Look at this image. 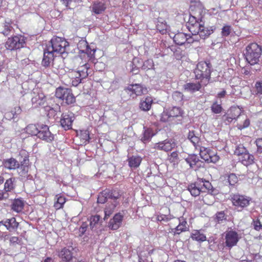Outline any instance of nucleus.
<instances>
[{
	"mask_svg": "<svg viewBox=\"0 0 262 262\" xmlns=\"http://www.w3.org/2000/svg\"><path fill=\"white\" fill-rule=\"evenodd\" d=\"M211 64L205 61L199 62L194 71L196 79H201V82L206 85L210 79Z\"/></svg>",
	"mask_w": 262,
	"mask_h": 262,
	"instance_id": "1",
	"label": "nucleus"
},
{
	"mask_svg": "<svg viewBox=\"0 0 262 262\" xmlns=\"http://www.w3.org/2000/svg\"><path fill=\"white\" fill-rule=\"evenodd\" d=\"M261 53V47L256 43H252L246 47L244 55L246 61L251 65H254L258 63Z\"/></svg>",
	"mask_w": 262,
	"mask_h": 262,
	"instance_id": "2",
	"label": "nucleus"
},
{
	"mask_svg": "<svg viewBox=\"0 0 262 262\" xmlns=\"http://www.w3.org/2000/svg\"><path fill=\"white\" fill-rule=\"evenodd\" d=\"M67 46H69V43L64 39L54 37L49 42L46 48L47 51L49 50L57 56L58 54H64Z\"/></svg>",
	"mask_w": 262,
	"mask_h": 262,
	"instance_id": "3",
	"label": "nucleus"
},
{
	"mask_svg": "<svg viewBox=\"0 0 262 262\" xmlns=\"http://www.w3.org/2000/svg\"><path fill=\"white\" fill-rule=\"evenodd\" d=\"M25 96L28 99L31 97L32 102L34 107L43 106L45 104V96L38 88L34 89L30 94L26 92L25 94H23V96Z\"/></svg>",
	"mask_w": 262,
	"mask_h": 262,
	"instance_id": "4",
	"label": "nucleus"
},
{
	"mask_svg": "<svg viewBox=\"0 0 262 262\" xmlns=\"http://www.w3.org/2000/svg\"><path fill=\"white\" fill-rule=\"evenodd\" d=\"M19 162L20 163V166L17 167V172L21 179L27 176V173L29 169V154L26 150H21L19 154Z\"/></svg>",
	"mask_w": 262,
	"mask_h": 262,
	"instance_id": "5",
	"label": "nucleus"
},
{
	"mask_svg": "<svg viewBox=\"0 0 262 262\" xmlns=\"http://www.w3.org/2000/svg\"><path fill=\"white\" fill-rule=\"evenodd\" d=\"M199 147L201 158L207 163H215L219 160V156L209 149L203 146Z\"/></svg>",
	"mask_w": 262,
	"mask_h": 262,
	"instance_id": "6",
	"label": "nucleus"
},
{
	"mask_svg": "<svg viewBox=\"0 0 262 262\" xmlns=\"http://www.w3.org/2000/svg\"><path fill=\"white\" fill-rule=\"evenodd\" d=\"M231 200L234 206L243 208L247 207L251 200V198L238 193L231 196Z\"/></svg>",
	"mask_w": 262,
	"mask_h": 262,
	"instance_id": "7",
	"label": "nucleus"
},
{
	"mask_svg": "<svg viewBox=\"0 0 262 262\" xmlns=\"http://www.w3.org/2000/svg\"><path fill=\"white\" fill-rule=\"evenodd\" d=\"M175 146L176 143L173 140L167 139L164 141L155 143L154 146V148L156 150L168 152L171 151Z\"/></svg>",
	"mask_w": 262,
	"mask_h": 262,
	"instance_id": "8",
	"label": "nucleus"
},
{
	"mask_svg": "<svg viewBox=\"0 0 262 262\" xmlns=\"http://www.w3.org/2000/svg\"><path fill=\"white\" fill-rule=\"evenodd\" d=\"M63 94L67 95V97L64 101L67 104H71L75 102V97L74 96L70 89L61 87L58 88L56 89V95L61 97L63 96L62 95Z\"/></svg>",
	"mask_w": 262,
	"mask_h": 262,
	"instance_id": "9",
	"label": "nucleus"
},
{
	"mask_svg": "<svg viewBox=\"0 0 262 262\" xmlns=\"http://www.w3.org/2000/svg\"><path fill=\"white\" fill-rule=\"evenodd\" d=\"M119 194L118 192H113L109 190H105L98 195L97 202L98 203L104 204L107 199H111L117 200L119 198Z\"/></svg>",
	"mask_w": 262,
	"mask_h": 262,
	"instance_id": "10",
	"label": "nucleus"
},
{
	"mask_svg": "<svg viewBox=\"0 0 262 262\" xmlns=\"http://www.w3.org/2000/svg\"><path fill=\"white\" fill-rule=\"evenodd\" d=\"M38 137L48 142L54 140V135L51 133L49 127L46 125H41L39 126Z\"/></svg>",
	"mask_w": 262,
	"mask_h": 262,
	"instance_id": "11",
	"label": "nucleus"
},
{
	"mask_svg": "<svg viewBox=\"0 0 262 262\" xmlns=\"http://www.w3.org/2000/svg\"><path fill=\"white\" fill-rule=\"evenodd\" d=\"M74 119L73 113H63L60 121V125L65 130L72 128V122Z\"/></svg>",
	"mask_w": 262,
	"mask_h": 262,
	"instance_id": "12",
	"label": "nucleus"
},
{
	"mask_svg": "<svg viewBox=\"0 0 262 262\" xmlns=\"http://www.w3.org/2000/svg\"><path fill=\"white\" fill-rule=\"evenodd\" d=\"M225 239L226 246L231 248L237 243L238 241V234L234 231H229L226 233Z\"/></svg>",
	"mask_w": 262,
	"mask_h": 262,
	"instance_id": "13",
	"label": "nucleus"
},
{
	"mask_svg": "<svg viewBox=\"0 0 262 262\" xmlns=\"http://www.w3.org/2000/svg\"><path fill=\"white\" fill-rule=\"evenodd\" d=\"M106 8L105 4L102 2L99 1L94 2L90 7L93 15L101 14L105 11Z\"/></svg>",
	"mask_w": 262,
	"mask_h": 262,
	"instance_id": "14",
	"label": "nucleus"
},
{
	"mask_svg": "<svg viewBox=\"0 0 262 262\" xmlns=\"http://www.w3.org/2000/svg\"><path fill=\"white\" fill-rule=\"evenodd\" d=\"M55 56H56L55 54L49 50L47 51V49L45 48L44 49L43 57L41 62L42 66L46 68L50 67Z\"/></svg>",
	"mask_w": 262,
	"mask_h": 262,
	"instance_id": "15",
	"label": "nucleus"
},
{
	"mask_svg": "<svg viewBox=\"0 0 262 262\" xmlns=\"http://www.w3.org/2000/svg\"><path fill=\"white\" fill-rule=\"evenodd\" d=\"M123 220V215L120 213L115 215L114 217L110 220L108 223V227L112 230H117L121 226Z\"/></svg>",
	"mask_w": 262,
	"mask_h": 262,
	"instance_id": "16",
	"label": "nucleus"
},
{
	"mask_svg": "<svg viewBox=\"0 0 262 262\" xmlns=\"http://www.w3.org/2000/svg\"><path fill=\"white\" fill-rule=\"evenodd\" d=\"M68 76L71 79V83L73 86H77L81 82L83 79L81 77L78 71L75 70H71L68 73Z\"/></svg>",
	"mask_w": 262,
	"mask_h": 262,
	"instance_id": "17",
	"label": "nucleus"
},
{
	"mask_svg": "<svg viewBox=\"0 0 262 262\" xmlns=\"http://www.w3.org/2000/svg\"><path fill=\"white\" fill-rule=\"evenodd\" d=\"M185 91L193 93L200 90L202 88V84L200 82H187L183 86Z\"/></svg>",
	"mask_w": 262,
	"mask_h": 262,
	"instance_id": "18",
	"label": "nucleus"
},
{
	"mask_svg": "<svg viewBox=\"0 0 262 262\" xmlns=\"http://www.w3.org/2000/svg\"><path fill=\"white\" fill-rule=\"evenodd\" d=\"M202 184L199 182V180L194 183L190 184L188 186L187 189L191 194L193 196H197L202 192V188H201Z\"/></svg>",
	"mask_w": 262,
	"mask_h": 262,
	"instance_id": "19",
	"label": "nucleus"
},
{
	"mask_svg": "<svg viewBox=\"0 0 262 262\" xmlns=\"http://www.w3.org/2000/svg\"><path fill=\"white\" fill-rule=\"evenodd\" d=\"M127 90L132 92L136 96H140L147 92V90L140 84H132L129 85Z\"/></svg>",
	"mask_w": 262,
	"mask_h": 262,
	"instance_id": "20",
	"label": "nucleus"
},
{
	"mask_svg": "<svg viewBox=\"0 0 262 262\" xmlns=\"http://www.w3.org/2000/svg\"><path fill=\"white\" fill-rule=\"evenodd\" d=\"M215 27L214 26L205 27L202 25L201 31L199 34L200 38L204 39L209 37L214 31Z\"/></svg>",
	"mask_w": 262,
	"mask_h": 262,
	"instance_id": "21",
	"label": "nucleus"
},
{
	"mask_svg": "<svg viewBox=\"0 0 262 262\" xmlns=\"http://www.w3.org/2000/svg\"><path fill=\"white\" fill-rule=\"evenodd\" d=\"M58 256L63 261L69 262L72 259L73 253L71 250L64 248L59 253Z\"/></svg>",
	"mask_w": 262,
	"mask_h": 262,
	"instance_id": "22",
	"label": "nucleus"
},
{
	"mask_svg": "<svg viewBox=\"0 0 262 262\" xmlns=\"http://www.w3.org/2000/svg\"><path fill=\"white\" fill-rule=\"evenodd\" d=\"M26 39V37L21 35H17V50L21 48H24L23 53H24L26 56L29 54L30 52L29 48H25Z\"/></svg>",
	"mask_w": 262,
	"mask_h": 262,
	"instance_id": "23",
	"label": "nucleus"
},
{
	"mask_svg": "<svg viewBox=\"0 0 262 262\" xmlns=\"http://www.w3.org/2000/svg\"><path fill=\"white\" fill-rule=\"evenodd\" d=\"M226 211H217L213 217V220L216 224H224L227 221Z\"/></svg>",
	"mask_w": 262,
	"mask_h": 262,
	"instance_id": "24",
	"label": "nucleus"
},
{
	"mask_svg": "<svg viewBox=\"0 0 262 262\" xmlns=\"http://www.w3.org/2000/svg\"><path fill=\"white\" fill-rule=\"evenodd\" d=\"M186 34L183 32H179L173 37L174 42L179 46H182L186 42Z\"/></svg>",
	"mask_w": 262,
	"mask_h": 262,
	"instance_id": "25",
	"label": "nucleus"
},
{
	"mask_svg": "<svg viewBox=\"0 0 262 262\" xmlns=\"http://www.w3.org/2000/svg\"><path fill=\"white\" fill-rule=\"evenodd\" d=\"M100 216L96 215L91 216L88 221L89 226L92 230H96L100 225Z\"/></svg>",
	"mask_w": 262,
	"mask_h": 262,
	"instance_id": "26",
	"label": "nucleus"
},
{
	"mask_svg": "<svg viewBox=\"0 0 262 262\" xmlns=\"http://www.w3.org/2000/svg\"><path fill=\"white\" fill-rule=\"evenodd\" d=\"M202 25L200 24L197 20H195L194 24L188 25L187 28L192 35L199 36L200 31H201Z\"/></svg>",
	"mask_w": 262,
	"mask_h": 262,
	"instance_id": "27",
	"label": "nucleus"
},
{
	"mask_svg": "<svg viewBox=\"0 0 262 262\" xmlns=\"http://www.w3.org/2000/svg\"><path fill=\"white\" fill-rule=\"evenodd\" d=\"M254 156L250 155L248 151L239 158L241 162L246 166L252 164L254 162Z\"/></svg>",
	"mask_w": 262,
	"mask_h": 262,
	"instance_id": "28",
	"label": "nucleus"
},
{
	"mask_svg": "<svg viewBox=\"0 0 262 262\" xmlns=\"http://www.w3.org/2000/svg\"><path fill=\"white\" fill-rule=\"evenodd\" d=\"M152 99L151 97H146L145 99L142 100L140 103V108L143 111H149L151 106Z\"/></svg>",
	"mask_w": 262,
	"mask_h": 262,
	"instance_id": "29",
	"label": "nucleus"
},
{
	"mask_svg": "<svg viewBox=\"0 0 262 262\" xmlns=\"http://www.w3.org/2000/svg\"><path fill=\"white\" fill-rule=\"evenodd\" d=\"M154 135L155 134L151 128L144 127V133L141 140L144 143L148 142Z\"/></svg>",
	"mask_w": 262,
	"mask_h": 262,
	"instance_id": "30",
	"label": "nucleus"
},
{
	"mask_svg": "<svg viewBox=\"0 0 262 262\" xmlns=\"http://www.w3.org/2000/svg\"><path fill=\"white\" fill-rule=\"evenodd\" d=\"M129 166L131 168H137L140 165L142 158L139 156H132L128 159Z\"/></svg>",
	"mask_w": 262,
	"mask_h": 262,
	"instance_id": "31",
	"label": "nucleus"
},
{
	"mask_svg": "<svg viewBox=\"0 0 262 262\" xmlns=\"http://www.w3.org/2000/svg\"><path fill=\"white\" fill-rule=\"evenodd\" d=\"M77 71L82 78H85L90 74V66L88 63H85L78 67Z\"/></svg>",
	"mask_w": 262,
	"mask_h": 262,
	"instance_id": "32",
	"label": "nucleus"
},
{
	"mask_svg": "<svg viewBox=\"0 0 262 262\" xmlns=\"http://www.w3.org/2000/svg\"><path fill=\"white\" fill-rule=\"evenodd\" d=\"M192 239L198 242H204L206 240V236L200 230H194L191 234Z\"/></svg>",
	"mask_w": 262,
	"mask_h": 262,
	"instance_id": "33",
	"label": "nucleus"
},
{
	"mask_svg": "<svg viewBox=\"0 0 262 262\" xmlns=\"http://www.w3.org/2000/svg\"><path fill=\"white\" fill-rule=\"evenodd\" d=\"M10 231H15L16 228V221L15 217H12L10 219H7L4 224Z\"/></svg>",
	"mask_w": 262,
	"mask_h": 262,
	"instance_id": "34",
	"label": "nucleus"
},
{
	"mask_svg": "<svg viewBox=\"0 0 262 262\" xmlns=\"http://www.w3.org/2000/svg\"><path fill=\"white\" fill-rule=\"evenodd\" d=\"M187 138L192 143L193 145L197 148L199 147V143H200V138L198 136H196L194 131H189L187 135Z\"/></svg>",
	"mask_w": 262,
	"mask_h": 262,
	"instance_id": "35",
	"label": "nucleus"
},
{
	"mask_svg": "<svg viewBox=\"0 0 262 262\" xmlns=\"http://www.w3.org/2000/svg\"><path fill=\"white\" fill-rule=\"evenodd\" d=\"M168 111L172 121L176 118L181 117L183 114L182 111L178 107H173L172 108L168 109Z\"/></svg>",
	"mask_w": 262,
	"mask_h": 262,
	"instance_id": "36",
	"label": "nucleus"
},
{
	"mask_svg": "<svg viewBox=\"0 0 262 262\" xmlns=\"http://www.w3.org/2000/svg\"><path fill=\"white\" fill-rule=\"evenodd\" d=\"M39 127H37L35 124H29L26 127L27 134L32 136H38Z\"/></svg>",
	"mask_w": 262,
	"mask_h": 262,
	"instance_id": "37",
	"label": "nucleus"
},
{
	"mask_svg": "<svg viewBox=\"0 0 262 262\" xmlns=\"http://www.w3.org/2000/svg\"><path fill=\"white\" fill-rule=\"evenodd\" d=\"M199 181L201 184H202L201 188H202V192H206V190H208V191H211V192H212L213 190V187L211 185V184L208 181H206L205 180L203 179H199Z\"/></svg>",
	"mask_w": 262,
	"mask_h": 262,
	"instance_id": "38",
	"label": "nucleus"
},
{
	"mask_svg": "<svg viewBox=\"0 0 262 262\" xmlns=\"http://www.w3.org/2000/svg\"><path fill=\"white\" fill-rule=\"evenodd\" d=\"M118 203L115 201L114 203L111 205L107 206L104 210L105 216L104 217V220L107 219L114 212V209Z\"/></svg>",
	"mask_w": 262,
	"mask_h": 262,
	"instance_id": "39",
	"label": "nucleus"
},
{
	"mask_svg": "<svg viewBox=\"0 0 262 262\" xmlns=\"http://www.w3.org/2000/svg\"><path fill=\"white\" fill-rule=\"evenodd\" d=\"M186 162L189 164L191 168H193L194 166L200 161L198 157L195 155L189 156V157L185 159Z\"/></svg>",
	"mask_w": 262,
	"mask_h": 262,
	"instance_id": "40",
	"label": "nucleus"
},
{
	"mask_svg": "<svg viewBox=\"0 0 262 262\" xmlns=\"http://www.w3.org/2000/svg\"><path fill=\"white\" fill-rule=\"evenodd\" d=\"M15 38L16 36L8 38L5 45L7 49L10 50L15 49L16 47V40Z\"/></svg>",
	"mask_w": 262,
	"mask_h": 262,
	"instance_id": "41",
	"label": "nucleus"
},
{
	"mask_svg": "<svg viewBox=\"0 0 262 262\" xmlns=\"http://www.w3.org/2000/svg\"><path fill=\"white\" fill-rule=\"evenodd\" d=\"M242 111L238 107H232L229 110V114L231 116V119L236 120L241 114Z\"/></svg>",
	"mask_w": 262,
	"mask_h": 262,
	"instance_id": "42",
	"label": "nucleus"
},
{
	"mask_svg": "<svg viewBox=\"0 0 262 262\" xmlns=\"http://www.w3.org/2000/svg\"><path fill=\"white\" fill-rule=\"evenodd\" d=\"M56 201L55 202L54 206L56 209H59L63 207L66 202V198L62 196L56 195Z\"/></svg>",
	"mask_w": 262,
	"mask_h": 262,
	"instance_id": "43",
	"label": "nucleus"
},
{
	"mask_svg": "<svg viewBox=\"0 0 262 262\" xmlns=\"http://www.w3.org/2000/svg\"><path fill=\"white\" fill-rule=\"evenodd\" d=\"M16 161L14 159H9L4 162V165L6 168L9 169H15Z\"/></svg>",
	"mask_w": 262,
	"mask_h": 262,
	"instance_id": "44",
	"label": "nucleus"
},
{
	"mask_svg": "<svg viewBox=\"0 0 262 262\" xmlns=\"http://www.w3.org/2000/svg\"><path fill=\"white\" fill-rule=\"evenodd\" d=\"M80 138L83 144L89 142L90 139L89 131L87 130H81L80 134Z\"/></svg>",
	"mask_w": 262,
	"mask_h": 262,
	"instance_id": "45",
	"label": "nucleus"
},
{
	"mask_svg": "<svg viewBox=\"0 0 262 262\" xmlns=\"http://www.w3.org/2000/svg\"><path fill=\"white\" fill-rule=\"evenodd\" d=\"M154 66L153 60L152 59H147L143 62L141 68L143 70H148L152 69Z\"/></svg>",
	"mask_w": 262,
	"mask_h": 262,
	"instance_id": "46",
	"label": "nucleus"
},
{
	"mask_svg": "<svg viewBox=\"0 0 262 262\" xmlns=\"http://www.w3.org/2000/svg\"><path fill=\"white\" fill-rule=\"evenodd\" d=\"M160 120L163 122H169L172 121L171 117L170 116L168 110H166L163 111L161 114Z\"/></svg>",
	"mask_w": 262,
	"mask_h": 262,
	"instance_id": "47",
	"label": "nucleus"
},
{
	"mask_svg": "<svg viewBox=\"0 0 262 262\" xmlns=\"http://www.w3.org/2000/svg\"><path fill=\"white\" fill-rule=\"evenodd\" d=\"M247 152H248V150L243 145H239L236 147L234 151V154L241 157Z\"/></svg>",
	"mask_w": 262,
	"mask_h": 262,
	"instance_id": "48",
	"label": "nucleus"
},
{
	"mask_svg": "<svg viewBox=\"0 0 262 262\" xmlns=\"http://www.w3.org/2000/svg\"><path fill=\"white\" fill-rule=\"evenodd\" d=\"M168 160L174 164L177 163L179 161V156L177 151H173L168 156Z\"/></svg>",
	"mask_w": 262,
	"mask_h": 262,
	"instance_id": "49",
	"label": "nucleus"
},
{
	"mask_svg": "<svg viewBox=\"0 0 262 262\" xmlns=\"http://www.w3.org/2000/svg\"><path fill=\"white\" fill-rule=\"evenodd\" d=\"M254 88L256 95H262V80L257 81L255 83Z\"/></svg>",
	"mask_w": 262,
	"mask_h": 262,
	"instance_id": "50",
	"label": "nucleus"
},
{
	"mask_svg": "<svg viewBox=\"0 0 262 262\" xmlns=\"http://www.w3.org/2000/svg\"><path fill=\"white\" fill-rule=\"evenodd\" d=\"M228 182L230 185H234L238 181V178L234 173H230L228 176Z\"/></svg>",
	"mask_w": 262,
	"mask_h": 262,
	"instance_id": "51",
	"label": "nucleus"
},
{
	"mask_svg": "<svg viewBox=\"0 0 262 262\" xmlns=\"http://www.w3.org/2000/svg\"><path fill=\"white\" fill-rule=\"evenodd\" d=\"M186 42L187 43H192L195 41H199L200 39L199 36L195 35H192L190 36V35L186 34Z\"/></svg>",
	"mask_w": 262,
	"mask_h": 262,
	"instance_id": "52",
	"label": "nucleus"
},
{
	"mask_svg": "<svg viewBox=\"0 0 262 262\" xmlns=\"http://www.w3.org/2000/svg\"><path fill=\"white\" fill-rule=\"evenodd\" d=\"M96 50L95 49H91V47L87 43L86 47L84 49V53L88 54V56L92 58L94 57Z\"/></svg>",
	"mask_w": 262,
	"mask_h": 262,
	"instance_id": "53",
	"label": "nucleus"
},
{
	"mask_svg": "<svg viewBox=\"0 0 262 262\" xmlns=\"http://www.w3.org/2000/svg\"><path fill=\"white\" fill-rule=\"evenodd\" d=\"M183 95L180 92H174L172 94V98L177 102H181L183 100Z\"/></svg>",
	"mask_w": 262,
	"mask_h": 262,
	"instance_id": "54",
	"label": "nucleus"
},
{
	"mask_svg": "<svg viewBox=\"0 0 262 262\" xmlns=\"http://www.w3.org/2000/svg\"><path fill=\"white\" fill-rule=\"evenodd\" d=\"M167 25L166 23L160 22L159 20H158V24L157 25V29L160 31V32L164 33V31H165L167 29Z\"/></svg>",
	"mask_w": 262,
	"mask_h": 262,
	"instance_id": "55",
	"label": "nucleus"
},
{
	"mask_svg": "<svg viewBox=\"0 0 262 262\" xmlns=\"http://www.w3.org/2000/svg\"><path fill=\"white\" fill-rule=\"evenodd\" d=\"M87 43L86 41L84 40H81L79 41L77 44V47L80 52L84 53V49L86 47Z\"/></svg>",
	"mask_w": 262,
	"mask_h": 262,
	"instance_id": "56",
	"label": "nucleus"
},
{
	"mask_svg": "<svg viewBox=\"0 0 262 262\" xmlns=\"http://www.w3.org/2000/svg\"><path fill=\"white\" fill-rule=\"evenodd\" d=\"M222 110V108L221 105L217 104L216 102L213 103L211 106V110L215 114L220 113Z\"/></svg>",
	"mask_w": 262,
	"mask_h": 262,
	"instance_id": "57",
	"label": "nucleus"
},
{
	"mask_svg": "<svg viewBox=\"0 0 262 262\" xmlns=\"http://www.w3.org/2000/svg\"><path fill=\"white\" fill-rule=\"evenodd\" d=\"M89 226V224L88 222L82 223V225L79 228V232L80 233V235L84 234Z\"/></svg>",
	"mask_w": 262,
	"mask_h": 262,
	"instance_id": "58",
	"label": "nucleus"
},
{
	"mask_svg": "<svg viewBox=\"0 0 262 262\" xmlns=\"http://www.w3.org/2000/svg\"><path fill=\"white\" fill-rule=\"evenodd\" d=\"M13 188V184L11 179L7 180L5 183V189L10 191Z\"/></svg>",
	"mask_w": 262,
	"mask_h": 262,
	"instance_id": "59",
	"label": "nucleus"
},
{
	"mask_svg": "<svg viewBox=\"0 0 262 262\" xmlns=\"http://www.w3.org/2000/svg\"><path fill=\"white\" fill-rule=\"evenodd\" d=\"M231 32V27L229 26H224L222 29V34L224 36H228Z\"/></svg>",
	"mask_w": 262,
	"mask_h": 262,
	"instance_id": "60",
	"label": "nucleus"
},
{
	"mask_svg": "<svg viewBox=\"0 0 262 262\" xmlns=\"http://www.w3.org/2000/svg\"><path fill=\"white\" fill-rule=\"evenodd\" d=\"M253 225L255 230L259 231L260 230L262 229V225L259 220H257L256 221H254Z\"/></svg>",
	"mask_w": 262,
	"mask_h": 262,
	"instance_id": "61",
	"label": "nucleus"
},
{
	"mask_svg": "<svg viewBox=\"0 0 262 262\" xmlns=\"http://www.w3.org/2000/svg\"><path fill=\"white\" fill-rule=\"evenodd\" d=\"M24 205L25 202L20 199H17V213L21 211Z\"/></svg>",
	"mask_w": 262,
	"mask_h": 262,
	"instance_id": "62",
	"label": "nucleus"
},
{
	"mask_svg": "<svg viewBox=\"0 0 262 262\" xmlns=\"http://www.w3.org/2000/svg\"><path fill=\"white\" fill-rule=\"evenodd\" d=\"M181 225H178L175 228L174 234H179L182 232L185 231L187 229V228L183 227L181 226Z\"/></svg>",
	"mask_w": 262,
	"mask_h": 262,
	"instance_id": "63",
	"label": "nucleus"
},
{
	"mask_svg": "<svg viewBox=\"0 0 262 262\" xmlns=\"http://www.w3.org/2000/svg\"><path fill=\"white\" fill-rule=\"evenodd\" d=\"M256 144L257 147V150L259 152L262 151V138L257 139L256 141Z\"/></svg>",
	"mask_w": 262,
	"mask_h": 262,
	"instance_id": "64",
	"label": "nucleus"
}]
</instances>
